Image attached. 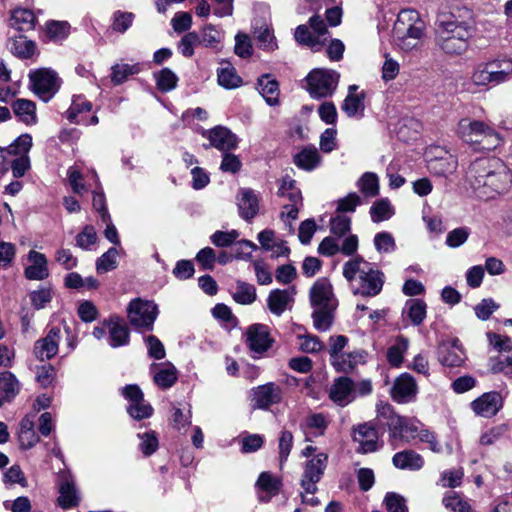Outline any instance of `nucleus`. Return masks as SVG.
<instances>
[{"label":"nucleus","instance_id":"obj_1","mask_svg":"<svg viewBox=\"0 0 512 512\" xmlns=\"http://www.w3.org/2000/svg\"><path fill=\"white\" fill-rule=\"evenodd\" d=\"M466 16L440 14L435 22V45L446 55L459 56L469 48V41L476 31L473 13L465 10Z\"/></svg>","mask_w":512,"mask_h":512},{"label":"nucleus","instance_id":"obj_2","mask_svg":"<svg viewBox=\"0 0 512 512\" xmlns=\"http://www.w3.org/2000/svg\"><path fill=\"white\" fill-rule=\"evenodd\" d=\"M466 180L477 196L484 199L508 191L512 182L509 168L496 157H481L473 161L466 172Z\"/></svg>","mask_w":512,"mask_h":512},{"label":"nucleus","instance_id":"obj_3","mask_svg":"<svg viewBox=\"0 0 512 512\" xmlns=\"http://www.w3.org/2000/svg\"><path fill=\"white\" fill-rule=\"evenodd\" d=\"M424 32V22L415 10H402L393 26V38L402 50H412Z\"/></svg>","mask_w":512,"mask_h":512},{"label":"nucleus","instance_id":"obj_4","mask_svg":"<svg viewBox=\"0 0 512 512\" xmlns=\"http://www.w3.org/2000/svg\"><path fill=\"white\" fill-rule=\"evenodd\" d=\"M458 134L463 141L476 145L479 150H493L501 142V138L493 128L478 120H460Z\"/></svg>","mask_w":512,"mask_h":512},{"label":"nucleus","instance_id":"obj_5","mask_svg":"<svg viewBox=\"0 0 512 512\" xmlns=\"http://www.w3.org/2000/svg\"><path fill=\"white\" fill-rule=\"evenodd\" d=\"M340 74L332 69L318 68L306 77L307 90L313 98H326L335 92Z\"/></svg>","mask_w":512,"mask_h":512},{"label":"nucleus","instance_id":"obj_6","mask_svg":"<svg viewBox=\"0 0 512 512\" xmlns=\"http://www.w3.org/2000/svg\"><path fill=\"white\" fill-rule=\"evenodd\" d=\"M129 323L137 330L151 331L158 316V307L155 303L141 298L130 301L127 306Z\"/></svg>","mask_w":512,"mask_h":512},{"label":"nucleus","instance_id":"obj_7","mask_svg":"<svg viewBox=\"0 0 512 512\" xmlns=\"http://www.w3.org/2000/svg\"><path fill=\"white\" fill-rule=\"evenodd\" d=\"M32 91L42 100H50L60 88L57 73L48 68L31 71L29 74Z\"/></svg>","mask_w":512,"mask_h":512},{"label":"nucleus","instance_id":"obj_8","mask_svg":"<svg viewBox=\"0 0 512 512\" xmlns=\"http://www.w3.org/2000/svg\"><path fill=\"white\" fill-rule=\"evenodd\" d=\"M310 304L313 308L336 309L338 300L328 278L317 279L309 291Z\"/></svg>","mask_w":512,"mask_h":512},{"label":"nucleus","instance_id":"obj_9","mask_svg":"<svg viewBox=\"0 0 512 512\" xmlns=\"http://www.w3.org/2000/svg\"><path fill=\"white\" fill-rule=\"evenodd\" d=\"M328 455L319 453L307 461L304 473L301 479V486L306 493L314 494L317 491L316 483H318L327 466Z\"/></svg>","mask_w":512,"mask_h":512},{"label":"nucleus","instance_id":"obj_10","mask_svg":"<svg viewBox=\"0 0 512 512\" xmlns=\"http://www.w3.org/2000/svg\"><path fill=\"white\" fill-rule=\"evenodd\" d=\"M283 390L274 382L259 385L251 390V402L254 409L267 410L282 400Z\"/></svg>","mask_w":512,"mask_h":512},{"label":"nucleus","instance_id":"obj_11","mask_svg":"<svg viewBox=\"0 0 512 512\" xmlns=\"http://www.w3.org/2000/svg\"><path fill=\"white\" fill-rule=\"evenodd\" d=\"M352 432L354 441L359 443L358 452L366 454L378 450L379 430L372 420L354 426Z\"/></svg>","mask_w":512,"mask_h":512},{"label":"nucleus","instance_id":"obj_12","mask_svg":"<svg viewBox=\"0 0 512 512\" xmlns=\"http://www.w3.org/2000/svg\"><path fill=\"white\" fill-rule=\"evenodd\" d=\"M372 421L379 431L388 429L390 438L393 439L399 431L402 417L395 412L392 405L380 401L376 404V417Z\"/></svg>","mask_w":512,"mask_h":512},{"label":"nucleus","instance_id":"obj_13","mask_svg":"<svg viewBox=\"0 0 512 512\" xmlns=\"http://www.w3.org/2000/svg\"><path fill=\"white\" fill-rule=\"evenodd\" d=\"M359 287L353 290L354 294L365 297L378 295L384 284V274L380 270H375L371 266L363 273L359 279Z\"/></svg>","mask_w":512,"mask_h":512},{"label":"nucleus","instance_id":"obj_14","mask_svg":"<svg viewBox=\"0 0 512 512\" xmlns=\"http://www.w3.org/2000/svg\"><path fill=\"white\" fill-rule=\"evenodd\" d=\"M268 327L264 324H253L246 331V343L251 351L257 354L266 352L272 345Z\"/></svg>","mask_w":512,"mask_h":512},{"label":"nucleus","instance_id":"obj_15","mask_svg":"<svg viewBox=\"0 0 512 512\" xmlns=\"http://www.w3.org/2000/svg\"><path fill=\"white\" fill-rule=\"evenodd\" d=\"M418 392L415 379L409 373H403L396 378L391 388V397L397 403H408L412 401Z\"/></svg>","mask_w":512,"mask_h":512},{"label":"nucleus","instance_id":"obj_16","mask_svg":"<svg viewBox=\"0 0 512 512\" xmlns=\"http://www.w3.org/2000/svg\"><path fill=\"white\" fill-rule=\"evenodd\" d=\"M60 338V328H51L44 338H41L35 342L33 351L36 358L40 361L53 358L58 352Z\"/></svg>","mask_w":512,"mask_h":512},{"label":"nucleus","instance_id":"obj_17","mask_svg":"<svg viewBox=\"0 0 512 512\" xmlns=\"http://www.w3.org/2000/svg\"><path fill=\"white\" fill-rule=\"evenodd\" d=\"M208 138L210 143L208 145H203L205 149L212 146L225 153L235 149L238 145L237 136L229 129L222 126L211 129L208 133Z\"/></svg>","mask_w":512,"mask_h":512},{"label":"nucleus","instance_id":"obj_18","mask_svg":"<svg viewBox=\"0 0 512 512\" xmlns=\"http://www.w3.org/2000/svg\"><path fill=\"white\" fill-rule=\"evenodd\" d=\"M465 353L458 339L452 343H444L438 348V359L442 365L448 367H459L465 361Z\"/></svg>","mask_w":512,"mask_h":512},{"label":"nucleus","instance_id":"obj_19","mask_svg":"<svg viewBox=\"0 0 512 512\" xmlns=\"http://www.w3.org/2000/svg\"><path fill=\"white\" fill-rule=\"evenodd\" d=\"M237 201L240 216L248 222L251 221L259 211V200L255 192L250 188H241Z\"/></svg>","mask_w":512,"mask_h":512},{"label":"nucleus","instance_id":"obj_20","mask_svg":"<svg viewBox=\"0 0 512 512\" xmlns=\"http://www.w3.org/2000/svg\"><path fill=\"white\" fill-rule=\"evenodd\" d=\"M473 411L482 417L494 416L501 407V396L497 392L485 393L471 403Z\"/></svg>","mask_w":512,"mask_h":512},{"label":"nucleus","instance_id":"obj_21","mask_svg":"<svg viewBox=\"0 0 512 512\" xmlns=\"http://www.w3.org/2000/svg\"><path fill=\"white\" fill-rule=\"evenodd\" d=\"M28 260L31 265L24 270V275L29 280H44L49 276L48 261L43 253L30 250Z\"/></svg>","mask_w":512,"mask_h":512},{"label":"nucleus","instance_id":"obj_22","mask_svg":"<svg viewBox=\"0 0 512 512\" xmlns=\"http://www.w3.org/2000/svg\"><path fill=\"white\" fill-rule=\"evenodd\" d=\"M58 504L63 509L75 507L79 504V496L75 488L73 479L68 474H62L59 480Z\"/></svg>","mask_w":512,"mask_h":512},{"label":"nucleus","instance_id":"obj_23","mask_svg":"<svg viewBox=\"0 0 512 512\" xmlns=\"http://www.w3.org/2000/svg\"><path fill=\"white\" fill-rule=\"evenodd\" d=\"M110 346L113 348L125 346L130 341L127 324L120 317H111L108 323Z\"/></svg>","mask_w":512,"mask_h":512},{"label":"nucleus","instance_id":"obj_24","mask_svg":"<svg viewBox=\"0 0 512 512\" xmlns=\"http://www.w3.org/2000/svg\"><path fill=\"white\" fill-rule=\"evenodd\" d=\"M150 370L154 371V383L161 389L172 387L178 379L177 369L170 363L163 366L153 363L150 365Z\"/></svg>","mask_w":512,"mask_h":512},{"label":"nucleus","instance_id":"obj_25","mask_svg":"<svg viewBox=\"0 0 512 512\" xmlns=\"http://www.w3.org/2000/svg\"><path fill=\"white\" fill-rule=\"evenodd\" d=\"M8 50L21 59H28L33 56L36 50V44L32 40H28L24 35L12 36L7 42Z\"/></svg>","mask_w":512,"mask_h":512},{"label":"nucleus","instance_id":"obj_26","mask_svg":"<svg viewBox=\"0 0 512 512\" xmlns=\"http://www.w3.org/2000/svg\"><path fill=\"white\" fill-rule=\"evenodd\" d=\"M11 107L19 121L26 125L36 124V104L33 101L19 98L12 102Z\"/></svg>","mask_w":512,"mask_h":512},{"label":"nucleus","instance_id":"obj_27","mask_svg":"<svg viewBox=\"0 0 512 512\" xmlns=\"http://www.w3.org/2000/svg\"><path fill=\"white\" fill-rule=\"evenodd\" d=\"M393 465L402 470H419L424 465V460L420 454L413 450H404L394 454L392 458Z\"/></svg>","mask_w":512,"mask_h":512},{"label":"nucleus","instance_id":"obj_28","mask_svg":"<svg viewBox=\"0 0 512 512\" xmlns=\"http://www.w3.org/2000/svg\"><path fill=\"white\" fill-rule=\"evenodd\" d=\"M259 91L266 103L275 106L279 103V84L269 74H264L258 79Z\"/></svg>","mask_w":512,"mask_h":512},{"label":"nucleus","instance_id":"obj_29","mask_svg":"<svg viewBox=\"0 0 512 512\" xmlns=\"http://www.w3.org/2000/svg\"><path fill=\"white\" fill-rule=\"evenodd\" d=\"M354 387L353 381L348 377H339L330 389L329 396L337 404L344 406L348 403V396Z\"/></svg>","mask_w":512,"mask_h":512},{"label":"nucleus","instance_id":"obj_30","mask_svg":"<svg viewBox=\"0 0 512 512\" xmlns=\"http://www.w3.org/2000/svg\"><path fill=\"white\" fill-rule=\"evenodd\" d=\"M293 162L298 168L311 171L318 166L320 155L315 147H305L294 156Z\"/></svg>","mask_w":512,"mask_h":512},{"label":"nucleus","instance_id":"obj_31","mask_svg":"<svg viewBox=\"0 0 512 512\" xmlns=\"http://www.w3.org/2000/svg\"><path fill=\"white\" fill-rule=\"evenodd\" d=\"M36 17L31 10L15 9L10 18V25L18 31H30L34 29Z\"/></svg>","mask_w":512,"mask_h":512},{"label":"nucleus","instance_id":"obj_32","mask_svg":"<svg viewBox=\"0 0 512 512\" xmlns=\"http://www.w3.org/2000/svg\"><path fill=\"white\" fill-rule=\"evenodd\" d=\"M426 303L421 299H410L406 301L403 315H407L414 326L422 324L426 317Z\"/></svg>","mask_w":512,"mask_h":512},{"label":"nucleus","instance_id":"obj_33","mask_svg":"<svg viewBox=\"0 0 512 512\" xmlns=\"http://www.w3.org/2000/svg\"><path fill=\"white\" fill-rule=\"evenodd\" d=\"M364 362V352L354 351L342 353L338 358L332 360V365L339 372L352 371L359 363Z\"/></svg>","mask_w":512,"mask_h":512},{"label":"nucleus","instance_id":"obj_34","mask_svg":"<svg viewBox=\"0 0 512 512\" xmlns=\"http://www.w3.org/2000/svg\"><path fill=\"white\" fill-rule=\"evenodd\" d=\"M364 98V92L359 94L348 93L343 101L341 109L346 113L348 117H356L358 115L362 117L365 109Z\"/></svg>","mask_w":512,"mask_h":512},{"label":"nucleus","instance_id":"obj_35","mask_svg":"<svg viewBox=\"0 0 512 512\" xmlns=\"http://www.w3.org/2000/svg\"><path fill=\"white\" fill-rule=\"evenodd\" d=\"M0 391L4 394L3 399L12 401L20 391V383L9 371L0 373Z\"/></svg>","mask_w":512,"mask_h":512},{"label":"nucleus","instance_id":"obj_36","mask_svg":"<svg viewBox=\"0 0 512 512\" xmlns=\"http://www.w3.org/2000/svg\"><path fill=\"white\" fill-rule=\"evenodd\" d=\"M257 486L266 492L267 496H260L259 499L264 502H268L272 496L279 493L281 482L274 478L269 472H262L257 480Z\"/></svg>","mask_w":512,"mask_h":512},{"label":"nucleus","instance_id":"obj_37","mask_svg":"<svg viewBox=\"0 0 512 512\" xmlns=\"http://www.w3.org/2000/svg\"><path fill=\"white\" fill-rule=\"evenodd\" d=\"M369 266L370 263L365 261L363 257L356 256L343 265V276L348 282H352L357 275L360 278Z\"/></svg>","mask_w":512,"mask_h":512},{"label":"nucleus","instance_id":"obj_38","mask_svg":"<svg viewBox=\"0 0 512 512\" xmlns=\"http://www.w3.org/2000/svg\"><path fill=\"white\" fill-rule=\"evenodd\" d=\"M268 308L276 315H281L290 301L289 293L287 290L275 289L272 290L268 296Z\"/></svg>","mask_w":512,"mask_h":512},{"label":"nucleus","instance_id":"obj_39","mask_svg":"<svg viewBox=\"0 0 512 512\" xmlns=\"http://www.w3.org/2000/svg\"><path fill=\"white\" fill-rule=\"evenodd\" d=\"M256 289L252 284L237 281L236 291L233 294V299L242 305H249L256 300Z\"/></svg>","mask_w":512,"mask_h":512},{"label":"nucleus","instance_id":"obj_40","mask_svg":"<svg viewBox=\"0 0 512 512\" xmlns=\"http://www.w3.org/2000/svg\"><path fill=\"white\" fill-rule=\"evenodd\" d=\"M111 81L115 85H120L127 80L130 75H134L140 72L139 64H116L111 68Z\"/></svg>","mask_w":512,"mask_h":512},{"label":"nucleus","instance_id":"obj_41","mask_svg":"<svg viewBox=\"0 0 512 512\" xmlns=\"http://www.w3.org/2000/svg\"><path fill=\"white\" fill-rule=\"evenodd\" d=\"M335 309L314 308L312 313L314 327L318 331H327L332 326Z\"/></svg>","mask_w":512,"mask_h":512},{"label":"nucleus","instance_id":"obj_42","mask_svg":"<svg viewBox=\"0 0 512 512\" xmlns=\"http://www.w3.org/2000/svg\"><path fill=\"white\" fill-rule=\"evenodd\" d=\"M393 214L394 210L388 199L378 200L370 208L371 219L375 223L387 220Z\"/></svg>","mask_w":512,"mask_h":512},{"label":"nucleus","instance_id":"obj_43","mask_svg":"<svg viewBox=\"0 0 512 512\" xmlns=\"http://www.w3.org/2000/svg\"><path fill=\"white\" fill-rule=\"evenodd\" d=\"M135 15L132 12L115 11L112 16L111 29L124 34L133 24Z\"/></svg>","mask_w":512,"mask_h":512},{"label":"nucleus","instance_id":"obj_44","mask_svg":"<svg viewBox=\"0 0 512 512\" xmlns=\"http://www.w3.org/2000/svg\"><path fill=\"white\" fill-rule=\"evenodd\" d=\"M242 80L237 75L234 67L229 64L226 67L218 69V83L226 89H233L240 86Z\"/></svg>","mask_w":512,"mask_h":512},{"label":"nucleus","instance_id":"obj_45","mask_svg":"<svg viewBox=\"0 0 512 512\" xmlns=\"http://www.w3.org/2000/svg\"><path fill=\"white\" fill-rule=\"evenodd\" d=\"M443 505L450 512H471V506L467 501L454 491L446 493L442 500Z\"/></svg>","mask_w":512,"mask_h":512},{"label":"nucleus","instance_id":"obj_46","mask_svg":"<svg viewBox=\"0 0 512 512\" xmlns=\"http://www.w3.org/2000/svg\"><path fill=\"white\" fill-rule=\"evenodd\" d=\"M358 186L367 197H375L379 194V181L375 173H364L358 181Z\"/></svg>","mask_w":512,"mask_h":512},{"label":"nucleus","instance_id":"obj_47","mask_svg":"<svg viewBox=\"0 0 512 512\" xmlns=\"http://www.w3.org/2000/svg\"><path fill=\"white\" fill-rule=\"evenodd\" d=\"M296 182L289 176H286L282 180V184L279 188L278 195L282 197H287L291 203L301 204L302 203V194L301 191L296 188Z\"/></svg>","mask_w":512,"mask_h":512},{"label":"nucleus","instance_id":"obj_48","mask_svg":"<svg viewBox=\"0 0 512 512\" xmlns=\"http://www.w3.org/2000/svg\"><path fill=\"white\" fill-rule=\"evenodd\" d=\"M118 251L116 248H109L103 255L96 261V270L98 273H106L114 270L117 265Z\"/></svg>","mask_w":512,"mask_h":512},{"label":"nucleus","instance_id":"obj_49","mask_svg":"<svg viewBox=\"0 0 512 512\" xmlns=\"http://www.w3.org/2000/svg\"><path fill=\"white\" fill-rule=\"evenodd\" d=\"M489 367L493 373H503L505 376H512V354L492 357L489 360Z\"/></svg>","mask_w":512,"mask_h":512},{"label":"nucleus","instance_id":"obj_50","mask_svg":"<svg viewBox=\"0 0 512 512\" xmlns=\"http://www.w3.org/2000/svg\"><path fill=\"white\" fill-rule=\"evenodd\" d=\"M156 82L160 91L168 92L177 86L178 77L169 68H164L156 75Z\"/></svg>","mask_w":512,"mask_h":512},{"label":"nucleus","instance_id":"obj_51","mask_svg":"<svg viewBox=\"0 0 512 512\" xmlns=\"http://www.w3.org/2000/svg\"><path fill=\"white\" fill-rule=\"evenodd\" d=\"M351 229V218L345 215H337L330 220V232L336 238H342Z\"/></svg>","mask_w":512,"mask_h":512},{"label":"nucleus","instance_id":"obj_52","mask_svg":"<svg viewBox=\"0 0 512 512\" xmlns=\"http://www.w3.org/2000/svg\"><path fill=\"white\" fill-rule=\"evenodd\" d=\"M294 37L299 44L308 46L310 48L321 45L318 37L315 36L306 25H299L295 29Z\"/></svg>","mask_w":512,"mask_h":512},{"label":"nucleus","instance_id":"obj_53","mask_svg":"<svg viewBox=\"0 0 512 512\" xmlns=\"http://www.w3.org/2000/svg\"><path fill=\"white\" fill-rule=\"evenodd\" d=\"M384 504L388 512H408L406 499L398 493H386Z\"/></svg>","mask_w":512,"mask_h":512},{"label":"nucleus","instance_id":"obj_54","mask_svg":"<svg viewBox=\"0 0 512 512\" xmlns=\"http://www.w3.org/2000/svg\"><path fill=\"white\" fill-rule=\"evenodd\" d=\"M488 67L489 78L491 84H500L507 81L510 74H512V62H504L502 70L495 69V64L486 63Z\"/></svg>","mask_w":512,"mask_h":512},{"label":"nucleus","instance_id":"obj_55","mask_svg":"<svg viewBox=\"0 0 512 512\" xmlns=\"http://www.w3.org/2000/svg\"><path fill=\"white\" fill-rule=\"evenodd\" d=\"M127 413L135 420H142L149 418L153 414V408L143 399L139 402L129 404Z\"/></svg>","mask_w":512,"mask_h":512},{"label":"nucleus","instance_id":"obj_56","mask_svg":"<svg viewBox=\"0 0 512 512\" xmlns=\"http://www.w3.org/2000/svg\"><path fill=\"white\" fill-rule=\"evenodd\" d=\"M374 245L379 253H391L396 249L395 240L389 232L377 233L374 237Z\"/></svg>","mask_w":512,"mask_h":512},{"label":"nucleus","instance_id":"obj_57","mask_svg":"<svg viewBox=\"0 0 512 512\" xmlns=\"http://www.w3.org/2000/svg\"><path fill=\"white\" fill-rule=\"evenodd\" d=\"M469 235L470 229L468 227L455 228L448 232L445 243L448 247L457 248L468 240Z\"/></svg>","mask_w":512,"mask_h":512},{"label":"nucleus","instance_id":"obj_58","mask_svg":"<svg viewBox=\"0 0 512 512\" xmlns=\"http://www.w3.org/2000/svg\"><path fill=\"white\" fill-rule=\"evenodd\" d=\"M98 239L95 228L92 225H86L83 230L76 236V245L83 250L96 243Z\"/></svg>","mask_w":512,"mask_h":512},{"label":"nucleus","instance_id":"obj_59","mask_svg":"<svg viewBox=\"0 0 512 512\" xmlns=\"http://www.w3.org/2000/svg\"><path fill=\"white\" fill-rule=\"evenodd\" d=\"M52 294L49 287H41L39 290L32 291L29 295L32 306L37 310L43 309L46 304L51 302Z\"/></svg>","mask_w":512,"mask_h":512},{"label":"nucleus","instance_id":"obj_60","mask_svg":"<svg viewBox=\"0 0 512 512\" xmlns=\"http://www.w3.org/2000/svg\"><path fill=\"white\" fill-rule=\"evenodd\" d=\"M256 249L257 246L252 241L242 239L237 241L232 248V256L236 259L249 260L252 256V251Z\"/></svg>","mask_w":512,"mask_h":512},{"label":"nucleus","instance_id":"obj_61","mask_svg":"<svg viewBox=\"0 0 512 512\" xmlns=\"http://www.w3.org/2000/svg\"><path fill=\"white\" fill-rule=\"evenodd\" d=\"M32 146V137L29 134L20 135L8 148V152L14 155L27 156Z\"/></svg>","mask_w":512,"mask_h":512},{"label":"nucleus","instance_id":"obj_62","mask_svg":"<svg viewBox=\"0 0 512 512\" xmlns=\"http://www.w3.org/2000/svg\"><path fill=\"white\" fill-rule=\"evenodd\" d=\"M138 436L141 438L139 447L144 456L152 455L158 448V439L155 432H145L144 434H139Z\"/></svg>","mask_w":512,"mask_h":512},{"label":"nucleus","instance_id":"obj_63","mask_svg":"<svg viewBox=\"0 0 512 512\" xmlns=\"http://www.w3.org/2000/svg\"><path fill=\"white\" fill-rule=\"evenodd\" d=\"M499 308V305L491 298L483 299L474 308L476 316L480 320H488L490 316Z\"/></svg>","mask_w":512,"mask_h":512},{"label":"nucleus","instance_id":"obj_64","mask_svg":"<svg viewBox=\"0 0 512 512\" xmlns=\"http://www.w3.org/2000/svg\"><path fill=\"white\" fill-rule=\"evenodd\" d=\"M148 355L156 360H161L165 357L166 351L162 342L154 335H149L146 338Z\"/></svg>","mask_w":512,"mask_h":512}]
</instances>
